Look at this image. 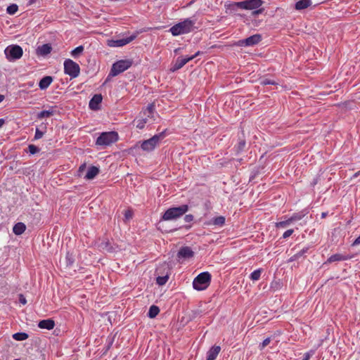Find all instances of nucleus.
<instances>
[{
    "mask_svg": "<svg viewBox=\"0 0 360 360\" xmlns=\"http://www.w3.org/2000/svg\"><path fill=\"white\" fill-rule=\"evenodd\" d=\"M195 22L190 18L178 22L169 29V32L173 36H179L191 32L194 29Z\"/></svg>",
    "mask_w": 360,
    "mask_h": 360,
    "instance_id": "obj_1",
    "label": "nucleus"
},
{
    "mask_svg": "<svg viewBox=\"0 0 360 360\" xmlns=\"http://www.w3.org/2000/svg\"><path fill=\"white\" fill-rule=\"evenodd\" d=\"M188 210V205H182L179 207H170L162 216V220L169 221L183 216Z\"/></svg>",
    "mask_w": 360,
    "mask_h": 360,
    "instance_id": "obj_2",
    "label": "nucleus"
},
{
    "mask_svg": "<svg viewBox=\"0 0 360 360\" xmlns=\"http://www.w3.org/2000/svg\"><path fill=\"white\" fill-rule=\"evenodd\" d=\"M211 278V274L208 271L200 273L193 281V288L197 290H205L210 283Z\"/></svg>",
    "mask_w": 360,
    "mask_h": 360,
    "instance_id": "obj_3",
    "label": "nucleus"
},
{
    "mask_svg": "<svg viewBox=\"0 0 360 360\" xmlns=\"http://www.w3.org/2000/svg\"><path fill=\"white\" fill-rule=\"evenodd\" d=\"M119 139L117 132L116 131H106L103 132L97 138L96 144L97 146L106 147L115 143Z\"/></svg>",
    "mask_w": 360,
    "mask_h": 360,
    "instance_id": "obj_4",
    "label": "nucleus"
},
{
    "mask_svg": "<svg viewBox=\"0 0 360 360\" xmlns=\"http://www.w3.org/2000/svg\"><path fill=\"white\" fill-rule=\"evenodd\" d=\"M131 60H120L115 63L110 70L109 76L115 77L129 69L132 65Z\"/></svg>",
    "mask_w": 360,
    "mask_h": 360,
    "instance_id": "obj_5",
    "label": "nucleus"
},
{
    "mask_svg": "<svg viewBox=\"0 0 360 360\" xmlns=\"http://www.w3.org/2000/svg\"><path fill=\"white\" fill-rule=\"evenodd\" d=\"M262 4V0H245L235 2L232 4V6L244 10H255L259 8Z\"/></svg>",
    "mask_w": 360,
    "mask_h": 360,
    "instance_id": "obj_6",
    "label": "nucleus"
},
{
    "mask_svg": "<svg viewBox=\"0 0 360 360\" xmlns=\"http://www.w3.org/2000/svg\"><path fill=\"white\" fill-rule=\"evenodd\" d=\"M165 137L164 132H161L159 134L153 136L152 138L144 141L141 143V148L146 151H152L158 145L160 140Z\"/></svg>",
    "mask_w": 360,
    "mask_h": 360,
    "instance_id": "obj_7",
    "label": "nucleus"
},
{
    "mask_svg": "<svg viewBox=\"0 0 360 360\" xmlns=\"http://www.w3.org/2000/svg\"><path fill=\"white\" fill-rule=\"evenodd\" d=\"M64 72L72 78L77 77L80 72L79 65L71 59H66L64 62Z\"/></svg>",
    "mask_w": 360,
    "mask_h": 360,
    "instance_id": "obj_8",
    "label": "nucleus"
},
{
    "mask_svg": "<svg viewBox=\"0 0 360 360\" xmlns=\"http://www.w3.org/2000/svg\"><path fill=\"white\" fill-rule=\"evenodd\" d=\"M6 58L9 60H17L22 57L23 51L18 45L8 46L4 51Z\"/></svg>",
    "mask_w": 360,
    "mask_h": 360,
    "instance_id": "obj_9",
    "label": "nucleus"
},
{
    "mask_svg": "<svg viewBox=\"0 0 360 360\" xmlns=\"http://www.w3.org/2000/svg\"><path fill=\"white\" fill-rule=\"evenodd\" d=\"M136 37V34H132L128 37L120 39H111L108 41V46L110 47H121L131 42Z\"/></svg>",
    "mask_w": 360,
    "mask_h": 360,
    "instance_id": "obj_10",
    "label": "nucleus"
},
{
    "mask_svg": "<svg viewBox=\"0 0 360 360\" xmlns=\"http://www.w3.org/2000/svg\"><path fill=\"white\" fill-rule=\"evenodd\" d=\"M262 40V36L259 34L252 35L245 39L238 41V45L241 46H251L257 44Z\"/></svg>",
    "mask_w": 360,
    "mask_h": 360,
    "instance_id": "obj_11",
    "label": "nucleus"
},
{
    "mask_svg": "<svg viewBox=\"0 0 360 360\" xmlns=\"http://www.w3.org/2000/svg\"><path fill=\"white\" fill-rule=\"evenodd\" d=\"M200 54V51H198L195 54L189 57H178L176 62L172 68V71H176L183 68L187 63L195 58Z\"/></svg>",
    "mask_w": 360,
    "mask_h": 360,
    "instance_id": "obj_12",
    "label": "nucleus"
},
{
    "mask_svg": "<svg viewBox=\"0 0 360 360\" xmlns=\"http://www.w3.org/2000/svg\"><path fill=\"white\" fill-rule=\"evenodd\" d=\"M194 255L193 251L190 247L185 246L180 248L177 253L178 258L189 259Z\"/></svg>",
    "mask_w": 360,
    "mask_h": 360,
    "instance_id": "obj_13",
    "label": "nucleus"
},
{
    "mask_svg": "<svg viewBox=\"0 0 360 360\" xmlns=\"http://www.w3.org/2000/svg\"><path fill=\"white\" fill-rule=\"evenodd\" d=\"M102 99L103 98L101 94H95L89 101V108L94 110H98Z\"/></svg>",
    "mask_w": 360,
    "mask_h": 360,
    "instance_id": "obj_14",
    "label": "nucleus"
},
{
    "mask_svg": "<svg viewBox=\"0 0 360 360\" xmlns=\"http://www.w3.org/2000/svg\"><path fill=\"white\" fill-rule=\"evenodd\" d=\"M38 326L40 328L51 330L55 326V322L52 319H45L39 322Z\"/></svg>",
    "mask_w": 360,
    "mask_h": 360,
    "instance_id": "obj_15",
    "label": "nucleus"
},
{
    "mask_svg": "<svg viewBox=\"0 0 360 360\" xmlns=\"http://www.w3.org/2000/svg\"><path fill=\"white\" fill-rule=\"evenodd\" d=\"M225 217L223 216H219L217 217H214L211 221L207 223V225H214L217 226H223L225 224Z\"/></svg>",
    "mask_w": 360,
    "mask_h": 360,
    "instance_id": "obj_16",
    "label": "nucleus"
},
{
    "mask_svg": "<svg viewBox=\"0 0 360 360\" xmlns=\"http://www.w3.org/2000/svg\"><path fill=\"white\" fill-rule=\"evenodd\" d=\"M53 82V78L51 76L44 77L39 83V86L41 89H47Z\"/></svg>",
    "mask_w": 360,
    "mask_h": 360,
    "instance_id": "obj_17",
    "label": "nucleus"
},
{
    "mask_svg": "<svg viewBox=\"0 0 360 360\" xmlns=\"http://www.w3.org/2000/svg\"><path fill=\"white\" fill-rule=\"evenodd\" d=\"M99 173V169L98 167L95 166H91L89 168L86 175L85 179H93L96 177V176Z\"/></svg>",
    "mask_w": 360,
    "mask_h": 360,
    "instance_id": "obj_18",
    "label": "nucleus"
},
{
    "mask_svg": "<svg viewBox=\"0 0 360 360\" xmlns=\"http://www.w3.org/2000/svg\"><path fill=\"white\" fill-rule=\"evenodd\" d=\"M220 351H221V347L219 346L214 345V346L212 347L210 349V350L208 351L207 357L215 360L216 358L217 357L218 354H219Z\"/></svg>",
    "mask_w": 360,
    "mask_h": 360,
    "instance_id": "obj_19",
    "label": "nucleus"
},
{
    "mask_svg": "<svg viewBox=\"0 0 360 360\" xmlns=\"http://www.w3.org/2000/svg\"><path fill=\"white\" fill-rule=\"evenodd\" d=\"M349 257L341 254H334L331 255L328 259L327 263H332L334 262L344 261L348 259Z\"/></svg>",
    "mask_w": 360,
    "mask_h": 360,
    "instance_id": "obj_20",
    "label": "nucleus"
},
{
    "mask_svg": "<svg viewBox=\"0 0 360 360\" xmlns=\"http://www.w3.org/2000/svg\"><path fill=\"white\" fill-rule=\"evenodd\" d=\"M51 49L52 48L50 44H45L38 47L37 52L40 55L46 56L51 53Z\"/></svg>",
    "mask_w": 360,
    "mask_h": 360,
    "instance_id": "obj_21",
    "label": "nucleus"
},
{
    "mask_svg": "<svg viewBox=\"0 0 360 360\" xmlns=\"http://www.w3.org/2000/svg\"><path fill=\"white\" fill-rule=\"evenodd\" d=\"M311 4V0H300L296 2L295 8L296 10H302L308 8Z\"/></svg>",
    "mask_w": 360,
    "mask_h": 360,
    "instance_id": "obj_22",
    "label": "nucleus"
},
{
    "mask_svg": "<svg viewBox=\"0 0 360 360\" xmlns=\"http://www.w3.org/2000/svg\"><path fill=\"white\" fill-rule=\"evenodd\" d=\"M26 226L22 222L15 224L13 228V231L15 235H21L25 232Z\"/></svg>",
    "mask_w": 360,
    "mask_h": 360,
    "instance_id": "obj_23",
    "label": "nucleus"
},
{
    "mask_svg": "<svg viewBox=\"0 0 360 360\" xmlns=\"http://www.w3.org/2000/svg\"><path fill=\"white\" fill-rule=\"evenodd\" d=\"M155 111V105L154 103H150L146 110L143 111V113L145 116H147L150 118H153V114Z\"/></svg>",
    "mask_w": 360,
    "mask_h": 360,
    "instance_id": "obj_24",
    "label": "nucleus"
},
{
    "mask_svg": "<svg viewBox=\"0 0 360 360\" xmlns=\"http://www.w3.org/2000/svg\"><path fill=\"white\" fill-rule=\"evenodd\" d=\"M160 313V309L156 305H152L149 308V311L148 312V316L150 319H153L158 316Z\"/></svg>",
    "mask_w": 360,
    "mask_h": 360,
    "instance_id": "obj_25",
    "label": "nucleus"
},
{
    "mask_svg": "<svg viewBox=\"0 0 360 360\" xmlns=\"http://www.w3.org/2000/svg\"><path fill=\"white\" fill-rule=\"evenodd\" d=\"M54 114V110L53 109H50L48 110H42L39 112L37 115V119L41 120L45 117H49Z\"/></svg>",
    "mask_w": 360,
    "mask_h": 360,
    "instance_id": "obj_26",
    "label": "nucleus"
},
{
    "mask_svg": "<svg viewBox=\"0 0 360 360\" xmlns=\"http://www.w3.org/2000/svg\"><path fill=\"white\" fill-rule=\"evenodd\" d=\"M148 118L147 116L146 117L139 118L135 120L136 126L138 129H142L144 128L145 124L148 122Z\"/></svg>",
    "mask_w": 360,
    "mask_h": 360,
    "instance_id": "obj_27",
    "label": "nucleus"
},
{
    "mask_svg": "<svg viewBox=\"0 0 360 360\" xmlns=\"http://www.w3.org/2000/svg\"><path fill=\"white\" fill-rule=\"evenodd\" d=\"M29 335L26 333H16L13 335V338L18 341L25 340L28 338Z\"/></svg>",
    "mask_w": 360,
    "mask_h": 360,
    "instance_id": "obj_28",
    "label": "nucleus"
},
{
    "mask_svg": "<svg viewBox=\"0 0 360 360\" xmlns=\"http://www.w3.org/2000/svg\"><path fill=\"white\" fill-rule=\"evenodd\" d=\"M262 269H258L257 270H255L250 276V278L253 281H258L259 280L260 278V276H261V274H262Z\"/></svg>",
    "mask_w": 360,
    "mask_h": 360,
    "instance_id": "obj_29",
    "label": "nucleus"
},
{
    "mask_svg": "<svg viewBox=\"0 0 360 360\" xmlns=\"http://www.w3.org/2000/svg\"><path fill=\"white\" fill-rule=\"evenodd\" d=\"M84 51L83 46H79L71 51V56L74 58H77Z\"/></svg>",
    "mask_w": 360,
    "mask_h": 360,
    "instance_id": "obj_30",
    "label": "nucleus"
},
{
    "mask_svg": "<svg viewBox=\"0 0 360 360\" xmlns=\"http://www.w3.org/2000/svg\"><path fill=\"white\" fill-rule=\"evenodd\" d=\"M18 10V6L16 4H11L6 8V12L10 15L15 14Z\"/></svg>",
    "mask_w": 360,
    "mask_h": 360,
    "instance_id": "obj_31",
    "label": "nucleus"
},
{
    "mask_svg": "<svg viewBox=\"0 0 360 360\" xmlns=\"http://www.w3.org/2000/svg\"><path fill=\"white\" fill-rule=\"evenodd\" d=\"M168 279H169L168 276H158L156 278V283L159 285H163L167 282Z\"/></svg>",
    "mask_w": 360,
    "mask_h": 360,
    "instance_id": "obj_32",
    "label": "nucleus"
},
{
    "mask_svg": "<svg viewBox=\"0 0 360 360\" xmlns=\"http://www.w3.org/2000/svg\"><path fill=\"white\" fill-rule=\"evenodd\" d=\"M260 84L263 86L269 85V84H271V85L277 84V83L274 80L269 79V78H264V79H261Z\"/></svg>",
    "mask_w": 360,
    "mask_h": 360,
    "instance_id": "obj_33",
    "label": "nucleus"
},
{
    "mask_svg": "<svg viewBox=\"0 0 360 360\" xmlns=\"http://www.w3.org/2000/svg\"><path fill=\"white\" fill-rule=\"evenodd\" d=\"M303 217H304V214H302L300 213H295L289 218L290 221L293 222V221L301 220L303 218Z\"/></svg>",
    "mask_w": 360,
    "mask_h": 360,
    "instance_id": "obj_34",
    "label": "nucleus"
},
{
    "mask_svg": "<svg viewBox=\"0 0 360 360\" xmlns=\"http://www.w3.org/2000/svg\"><path fill=\"white\" fill-rule=\"evenodd\" d=\"M292 222L290 221V219L288 218V219L285 220V221H279V222H277L276 224V226L277 228H284L286 226L290 224Z\"/></svg>",
    "mask_w": 360,
    "mask_h": 360,
    "instance_id": "obj_35",
    "label": "nucleus"
},
{
    "mask_svg": "<svg viewBox=\"0 0 360 360\" xmlns=\"http://www.w3.org/2000/svg\"><path fill=\"white\" fill-rule=\"evenodd\" d=\"M271 342V338H267L259 345V348L260 350H263L269 343Z\"/></svg>",
    "mask_w": 360,
    "mask_h": 360,
    "instance_id": "obj_36",
    "label": "nucleus"
},
{
    "mask_svg": "<svg viewBox=\"0 0 360 360\" xmlns=\"http://www.w3.org/2000/svg\"><path fill=\"white\" fill-rule=\"evenodd\" d=\"M29 152L31 154H35L39 151V148L34 145H30L28 146Z\"/></svg>",
    "mask_w": 360,
    "mask_h": 360,
    "instance_id": "obj_37",
    "label": "nucleus"
},
{
    "mask_svg": "<svg viewBox=\"0 0 360 360\" xmlns=\"http://www.w3.org/2000/svg\"><path fill=\"white\" fill-rule=\"evenodd\" d=\"M44 132L40 131L38 128L36 129L35 134H34V139H39L43 137Z\"/></svg>",
    "mask_w": 360,
    "mask_h": 360,
    "instance_id": "obj_38",
    "label": "nucleus"
},
{
    "mask_svg": "<svg viewBox=\"0 0 360 360\" xmlns=\"http://www.w3.org/2000/svg\"><path fill=\"white\" fill-rule=\"evenodd\" d=\"M314 351L310 350L309 352H306L304 354V358L302 360H309L310 358L314 355Z\"/></svg>",
    "mask_w": 360,
    "mask_h": 360,
    "instance_id": "obj_39",
    "label": "nucleus"
},
{
    "mask_svg": "<svg viewBox=\"0 0 360 360\" xmlns=\"http://www.w3.org/2000/svg\"><path fill=\"white\" fill-rule=\"evenodd\" d=\"M293 232H294L293 229H288V230L285 231L284 232V233L283 234V238H287L290 237L293 233Z\"/></svg>",
    "mask_w": 360,
    "mask_h": 360,
    "instance_id": "obj_40",
    "label": "nucleus"
},
{
    "mask_svg": "<svg viewBox=\"0 0 360 360\" xmlns=\"http://www.w3.org/2000/svg\"><path fill=\"white\" fill-rule=\"evenodd\" d=\"M132 216H133V212L131 210H128L124 212V217L126 219H131Z\"/></svg>",
    "mask_w": 360,
    "mask_h": 360,
    "instance_id": "obj_41",
    "label": "nucleus"
},
{
    "mask_svg": "<svg viewBox=\"0 0 360 360\" xmlns=\"http://www.w3.org/2000/svg\"><path fill=\"white\" fill-rule=\"evenodd\" d=\"M263 11H264V8H259L255 9V11H252V15L253 16H256L259 14H261Z\"/></svg>",
    "mask_w": 360,
    "mask_h": 360,
    "instance_id": "obj_42",
    "label": "nucleus"
},
{
    "mask_svg": "<svg viewBox=\"0 0 360 360\" xmlns=\"http://www.w3.org/2000/svg\"><path fill=\"white\" fill-rule=\"evenodd\" d=\"M194 217L192 214H186L185 217H184V221L186 222H191L193 220Z\"/></svg>",
    "mask_w": 360,
    "mask_h": 360,
    "instance_id": "obj_43",
    "label": "nucleus"
},
{
    "mask_svg": "<svg viewBox=\"0 0 360 360\" xmlns=\"http://www.w3.org/2000/svg\"><path fill=\"white\" fill-rule=\"evenodd\" d=\"M245 146V141H240L239 143H238V150H241L244 148Z\"/></svg>",
    "mask_w": 360,
    "mask_h": 360,
    "instance_id": "obj_44",
    "label": "nucleus"
},
{
    "mask_svg": "<svg viewBox=\"0 0 360 360\" xmlns=\"http://www.w3.org/2000/svg\"><path fill=\"white\" fill-rule=\"evenodd\" d=\"M19 302L21 304H22L23 305L27 303V300H26L25 297L22 295H20Z\"/></svg>",
    "mask_w": 360,
    "mask_h": 360,
    "instance_id": "obj_45",
    "label": "nucleus"
},
{
    "mask_svg": "<svg viewBox=\"0 0 360 360\" xmlns=\"http://www.w3.org/2000/svg\"><path fill=\"white\" fill-rule=\"evenodd\" d=\"M359 245H360V236H358L352 244V246H356Z\"/></svg>",
    "mask_w": 360,
    "mask_h": 360,
    "instance_id": "obj_46",
    "label": "nucleus"
},
{
    "mask_svg": "<svg viewBox=\"0 0 360 360\" xmlns=\"http://www.w3.org/2000/svg\"><path fill=\"white\" fill-rule=\"evenodd\" d=\"M86 168V165L84 164V165H82L79 168V172L81 173L82 172H83Z\"/></svg>",
    "mask_w": 360,
    "mask_h": 360,
    "instance_id": "obj_47",
    "label": "nucleus"
},
{
    "mask_svg": "<svg viewBox=\"0 0 360 360\" xmlns=\"http://www.w3.org/2000/svg\"><path fill=\"white\" fill-rule=\"evenodd\" d=\"M5 124V120L4 119H0V128H1L4 124Z\"/></svg>",
    "mask_w": 360,
    "mask_h": 360,
    "instance_id": "obj_48",
    "label": "nucleus"
},
{
    "mask_svg": "<svg viewBox=\"0 0 360 360\" xmlns=\"http://www.w3.org/2000/svg\"><path fill=\"white\" fill-rule=\"evenodd\" d=\"M37 0H30L28 4L32 5L34 3H36Z\"/></svg>",
    "mask_w": 360,
    "mask_h": 360,
    "instance_id": "obj_49",
    "label": "nucleus"
},
{
    "mask_svg": "<svg viewBox=\"0 0 360 360\" xmlns=\"http://www.w3.org/2000/svg\"><path fill=\"white\" fill-rule=\"evenodd\" d=\"M4 99V96L0 94V103Z\"/></svg>",
    "mask_w": 360,
    "mask_h": 360,
    "instance_id": "obj_50",
    "label": "nucleus"
},
{
    "mask_svg": "<svg viewBox=\"0 0 360 360\" xmlns=\"http://www.w3.org/2000/svg\"><path fill=\"white\" fill-rule=\"evenodd\" d=\"M359 174V172H356V173L354 174V176H355V177L358 176Z\"/></svg>",
    "mask_w": 360,
    "mask_h": 360,
    "instance_id": "obj_51",
    "label": "nucleus"
},
{
    "mask_svg": "<svg viewBox=\"0 0 360 360\" xmlns=\"http://www.w3.org/2000/svg\"><path fill=\"white\" fill-rule=\"evenodd\" d=\"M207 360H214V359L209 358V357H207Z\"/></svg>",
    "mask_w": 360,
    "mask_h": 360,
    "instance_id": "obj_52",
    "label": "nucleus"
},
{
    "mask_svg": "<svg viewBox=\"0 0 360 360\" xmlns=\"http://www.w3.org/2000/svg\"><path fill=\"white\" fill-rule=\"evenodd\" d=\"M14 360H20V359H14Z\"/></svg>",
    "mask_w": 360,
    "mask_h": 360,
    "instance_id": "obj_53",
    "label": "nucleus"
}]
</instances>
